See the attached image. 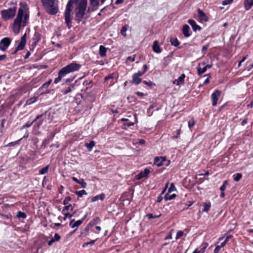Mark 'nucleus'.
I'll return each mask as SVG.
<instances>
[{"label":"nucleus","instance_id":"f257e3e1","mask_svg":"<svg viewBox=\"0 0 253 253\" xmlns=\"http://www.w3.org/2000/svg\"><path fill=\"white\" fill-rule=\"evenodd\" d=\"M74 3H75L76 5V19L79 22L84 15L86 8L87 0H70L68 2L65 12V18L66 23L69 28H70L72 26L71 12Z\"/></svg>","mask_w":253,"mask_h":253},{"label":"nucleus","instance_id":"f03ea898","mask_svg":"<svg viewBox=\"0 0 253 253\" xmlns=\"http://www.w3.org/2000/svg\"><path fill=\"white\" fill-rule=\"evenodd\" d=\"M28 9L27 4L23 2L20 3L18 14L13 22L12 26L13 31L15 34L19 33L21 26H25L26 25V23L29 17L27 14Z\"/></svg>","mask_w":253,"mask_h":253},{"label":"nucleus","instance_id":"7ed1b4c3","mask_svg":"<svg viewBox=\"0 0 253 253\" xmlns=\"http://www.w3.org/2000/svg\"><path fill=\"white\" fill-rule=\"evenodd\" d=\"M42 1L48 13L55 14L57 12V0H42Z\"/></svg>","mask_w":253,"mask_h":253},{"label":"nucleus","instance_id":"20e7f679","mask_svg":"<svg viewBox=\"0 0 253 253\" xmlns=\"http://www.w3.org/2000/svg\"><path fill=\"white\" fill-rule=\"evenodd\" d=\"M16 7L14 6L1 11V17L4 20L12 19L15 14Z\"/></svg>","mask_w":253,"mask_h":253},{"label":"nucleus","instance_id":"39448f33","mask_svg":"<svg viewBox=\"0 0 253 253\" xmlns=\"http://www.w3.org/2000/svg\"><path fill=\"white\" fill-rule=\"evenodd\" d=\"M154 164L158 167L168 166L170 164V161L165 157H158L154 159Z\"/></svg>","mask_w":253,"mask_h":253},{"label":"nucleus","instance_id":"423d86ee","mask_svg":"<svg viewBox=\"0 0 253 253\" xmlns=\"http://www.w3.org/2000/svg\"><path fill=\"white\" fill-rule=\"evenodd\" d=\"M99 0H89V4L87 11L88 12L94 11L98 8ZM105 0H101V2L103 3Z\"/></svg>","mask_w":253,"mask_h":253},{"label":"nucleus","instance_id":"0eeeda50","mask_svg":"<svg viewBox=\"0 0 253 253\" xmlns=\"http://www.w3.org/2000/svg\"><path fill=\"white\" fill-rule=\"evenodd\" d=\"M69 73H70L67 68L65 67H63L59 71L58 76L57 78L55 79L54 83L56 84L58 83L61 81L62 79H63L66 76V75Z\"/></svg>","mask_w":253,"mask_h":253},{"label":"nucleus","instance_id":"6e6552de","mask_svg":"<svg viewBox=\"0 0 253 253\" xmlns=\"http://www.w3.org/2000/svg\"><path fill=\"white\" fill-rule=\"evenodd\" d=\"M69 73L78 71L81 68V65L75 62H73L65 66Z\"/></svg>","mask_w":253,"mask_h":253},{"label":"nucleus","instance_id":"1a4fd4ad","mask_svg":"<svg viewBox=\"0 0 253 253\" xmlns=\"http://www.w3.org/2000/svg\"><path fill=\"white\" fill-rule=\"evenodd\" d=\"M10 42V40L9 38H3L0 42V49L4 51L9 45Z\"/></svg>","mask_w":253,"mask_h":253},{"label":"nucleus","instance_id":"9d476101","mask_svg":"<svg viewBox=\"0 0 253 253\" xmlns=\"http://www.w3.org/2000/svg\"><path fill=\"white\" fill-rule=\"evenodd\" d=\"M221 92L218 90H216L214 92L211 94V98H212V104L213 106H216L217 105V101L219 97L220 96Z\"/></svg>","mask_w":253,"mask_h":253},{"label":"nucleus","instance_id":"9b49d317","mask_svg":"<svg viewBox=\"0 0 253 253\" xmlns=\"http://www.w3.org/2000/svg\"><path fill=\"white\" fill-rule=\"evenodd\" d=\"M150 170L148 169H145L143 171H141L138 174L135 176V178L137 180L141 179L143 178L147 177L150 173Z\"/></svg>","mask_w":253,"mask_h":253},{"label":"nucleus","instance_id":"f8f14e48","mask_svg":"<svg viewBox=\"0 0 253 253\" xmlns=\"http://www.w3.org/2000/svg\"><path fill=\"white\" fill-rule=\"evenodd\" d=\"M85 216H84L83 218L81 220H79L77 221H75V220L72 219L69 223V225L72 228H77L78 227L80 226L83 222L84 221Z\"/></svg>","mask_w":253,"mask_h":253},{"label":"nucleus","instance_id":"ddd939ff","mask_svg":"<svg viewBox=\"0 0 253 253\" xmlns=\"http://www.w3.org/2000/svg\"><path fill=\"white\" fill-rule=\"evenodd\" d=\"M26 35L24 34L23 37H22L21 39L20 42L19 43L18 46L16 47L15 52L19 50H22L25 47L26 44Z\"/></svg>","mask_w":253,"mask_h":253},{"label":"nucleus","instance_id":"4468645a","mask_svg":"<svg viewBox=\"0 0 253 253\" xmlns=\"http://www.w3.org/2000/svg\"><path fill=\"white\" fill-rule=\"evenodd\" d=\"M197 11L198 17L201 22H207L208 21V18L203 11L198 9Z\"/></svg>","mask_w":253,"mask_h":253},{"label":"nucleus","instance_id":"2eb2a0df","mask_svg":"<svg viewBox=\"0 0 253 253\" xmlns=\"http://www.w3.org/2000/svg\"><path fill=\"white\" fill-rule=\"evenodd\" d=\"M185 78V75L184 74H182L181 76L178 77V78L176 80H174L172 82L173 84H175L177 85H180L184 84V79Z\"/></svg>","mask_w":253,"mask_h":253},{"label":"nucleus","instance_id":"dca6fc26","mask_svg":"<svg viewBox=\"0 0 253 253\" xmlns=\"http://www.w3.org/2000/svg\"><path fill=\"white\" fill-rule=\"evenodd\" d=\"M188 23L191 26L194 31H200L201 28L198 25L196 22L193 19H189Z\"/></svg>","mask_w":253,"mask_h":253},{"label":"nucleus","instance_id":"f3484780","mask_svg":"<svg viewBox=\"0 0 253 253\" xmlns=\"http://www.w3.org/2000/svg\"><path fill=\"white\" fill-rule=\"evenodd\" d=\"M105 198V195L104 193H101L92 197L90 199V202L93 203L98 200L103 201Z\"/></svg>","mask_w":253,"mask_h":253},{"label":"nucleus","instance_id":"a211bd4d","mask_svg":"<svg viewBox=\"0 0 253 253\" xmlns=\"http://www.w3.org/2000/svg\"><path fill=\"white\" fill-rule=\"evenodd\" d=\"M182 31L183 34L185 37L188 38L191 35L190 33V27L188 25L186 24L183 25Z\"/></svg>","mask_w":253,"mask_h":253},{"label":"nucleus","instance_id":"6ab92c4d","mask_svg":"<svg viewBox=\"0 0 253 253\" xmlns=\"http://www.w3.org/2000/svg\"><path fill=\"white\" fill-rule=\"evenodd\" d=\"M152 47L153 51L157 53H160L162 52V49L160 47L159 44V42L157 41L154 42Z\"/></svg>","mask_w":253,"mask_h":253},{"label":"nucleus","instance_id":"aec40b11","mask_svg":"<svg viewBox=\"0 0 253 253\" xmlns=\"http://www.w3.org/2000/svg\"><path fill=\"white\" fill-rule=\"evenodd\" d=\"M244 5L246 10H249L253 5V0H244Z\"/></svg>","mask_w":253,"mask_h":253},{"label":"nucleus","instance_id":"412c9836","mask_svg":"<svg viewBox=\"0 0 253 253\" xmlns=\"http://www.w3.org/2000/svg\"><path fill=\"white\" fill-rule=\"evenodd\" d=\"M100 222V219L99 217H97L92 219L87 225V227L90 228L92 227L93 226L99 223Z\"/></svg>","mask_w":253,"mask_h":253},{"label":"nucleus","instance_id":"4be33fe9","mask_svg":"<svg viewBox=\"0 0 253 253\" xmlns=\"http://www.w3.org/2000/svg\"><path fill=\"white\" fill-rule=\"evenodd\" d=\"M60 238V236L58 234L56 233L54 237L50 241H48V245L49 246H51L54 242L58 241Z\"/></svg>","mask_w":253,"mask_h":253},{"label":"nucleus","instance_id":"5701e85b","mask_svg":"<svg viewBox=\"0 0 253 253\" xmlns=\"http://www.w3.org/2000/svg\"><path fill=\"white\" fill-rule=\"evenodd\" d=\"M141 82V79L140 78L139 76H138L137 75L133 74L132 76V80L131 81L132 83L138 84Z\"/></svg>","mask_w":253,"mask_h":253},{"label":"nucleus","instance_id":"b1692460","mask_svg":"<svg viewBox=\"0 0 253 253\" xmlns=\"http://www.w3.org/2000/svg\"><path fill=\"white\" fill-rule=\"evenodd\" d=\"M204 209L202 210V212H208L209 211L211 207V203L210 202L208 201L204 203Z\"/></svg>","mask_w":253,"mask_h":253},{"label":"nucleus","instance_id":"393cba45","mask_svg":"<svg viewBox=\"0 0 253 253\" xmlns=\"http://www.w3.org/2000/svg\"><path fill=\"white\" fill-rule=\"evenodd\" d=\"M107 49L106 48L103 46L100 45L99 47V54L101 57H104L106 55Z\"/></svg>","mask_w":253,"mask_h":253},{"label":"nucleus","instance_id":"a878e982","mask_svg":"<svg viewBox=\"0 0 253 253\" xmlns=\"http://www.w3.org/2000/svg\"><path fill=\"white\" fill-rule=\"evenodd\" d=\"M170 193H167L165 196V199L166 201L171 200L174 199L176 195L175 194H169Z\"/></svg>","mask_w":253,"mask_h":253},{"label":"nucleus","instance_id":"bb28decb","mask_svg":"<svg viewBox=\"0 0 253 253\" xmlns=\"http://www.w3.org/2000/svg\"><path fill=\"white\" fill-rule=\"evenodd\" d=\"M95 144V143L93 141H91L89 143H85V146L89 151H91Z\"/></svg>","mask_w":253,"mask_h":253},{"label":"nucleus","instance_id":"cd10ccee","mask_svg":"<svg viewBox=\"0 0 253 253\" xmlns=\"http://www.w3.org/2000/svg\"><path fill=\"white\" fill-rule=\"evenodd\" d=\"M171 45L174 46H178L179 45V42L176 38H172L170 40Z\"/></svg>","mask_w":253,"mask_h":253},{"label":"nucleus","instance_id":"c85d7f7f","mask_svg":"<svg viewBox=\"0 0 253 253\" xmlns=\"http://www.w3.org/2000/svg\"><path fill=\"white\" fill-rule=\"evenodd\" d=\"M225 245V242H222L221 243V244L220 245L216 246L214 250V253H218V252L219 251L220 249L221 248L224 247Z\"/></svg>","mask_w":253,"mask_h":253},{"label":"nucleus","instance_id":"c756f323","mask_svg":"<svg viewBox=\"0 0 253 253\" xmlns=\"http://www.w3.org/2000/svg\"><path fill=\"white\" fill-rule=\"evenodd\" d=\"M75 193L78 197H82L84 195H87V193L84 190L77 191Z\"/></svg>","mask_w":253,"mask_h":253},{"label":"nucleus","instance_id":"7c9ffc66","mask_svg":"<svg viewBox=\"0 0 253 253\" xmlns=\"http://www.w3.org/2000/svg\"><path fill=\"white\" fill-rule=\"evenodd\" d=\"M204 66V67L203 68H201L200 66H198L199 67L198 68V74L199 76L201 75L202 74L204 73L207 71L206 66Z\"/></svg>","mask_w":253,"mask_h":253},{"label":"nucleus","instance_id":"2f4dec72","mask_svg":"<svg viewBox=\"0 0 253 253\" xmlns=\"http://www.w3.org/2000/svg\"><path fill=\"white\" fill-rule=\"evenodd\" d=\"M49 166H46V167L40 169L39 170V173L40 174H44L47 172L48 170Z\"/></svg>","mask_w":253,"mask_h":253},{"label":"nucleus","instance_id":"473e14b6","mask_svg":"<svg viewBox=\"0 0 253 253\" xmlns=\"http://www.w3.org/2000/svg\"><path fill=\"white\" fill-rule=\"evenodd\" d=\"M242 174L240 173H238L233 175L234 180L235 181H239L242 178Z\"/></svg>","mask_w":253,"mask_h":253},{"label":"nucleus","instance_id":"72a5a7b5","mask_svg":"<svg viewBox=\"0 0 253 253\" xmlns=\"http://www.w3.org/2000/svg\"><path fill=\"white\" fill-rule=\"evenodd\" d=\"M22 138L14 141L9 143L8 144L6 145L5 147H10V146H14L15 145H17L19 143L20 141L21 140Z\"/></svg>","mask_w":253,"mask_h":253},{"label":"nucleus","instance_id":"f704fd0d","mask_svg":"<svg viewBox=\"0 0 253 253\" xmlns=\"http://www.w3.org/2000/svg\"><path fill=\"white\" fill-rule=\"evenodd\" d=\"M208 246V244L207 243H206V242L203 243L201 245L202 248H201V250L200 251L201 252V253H203L205 252V249L207 248Z\"/></svg>","mask_w":253,"mask_h":253},{"label":"nucleus","instance_id":"c9c22d12","mask_svg":"<svg viewBox=\"0 0 253 253\" xmlns=\"http://www.w3.org/2000/svg\"><path fill=\"white\" fill-rule=\"evenodd\" d=\"M176 189L173 183L170 184V187L168 189V193H171L173 191H176Z\"/></svg>","mask_w":253,"mask_h":253},{"label":"nucleus","instance_id":"e433bc0d","mask_svg":"<svg viewBox=\"0 0 253 253\" xmlns=\"http://www.w3.org/2000/svg\"><path fill=\"white\" fill-rule=\"evenodd\" d=\"M78 184L81 185L82 187L84 188H86L87 186V183L85 182H84V179H80Z\"/></svg>","mask_w":253,"mask_h":253},{"label":"nucleus","instance_id":"4c0bfd02","mask_svg":"<svg viewBox=\"0 0 253 253\" xmlns=\"http://www.w3.org/2000/svg\"><path fill=\"white\" fill-rule=\"evenodd\" d=\"M73 85H71L69 86L66 90H63L62 92L64 94H67V93L72 91V88L73 87Z\"/></svg>","mask_w":253,"mask_h":253},{"label":"nucleus","instance_id":"58836bf2","mask_svg":"<svg viewBox=\"0 0 253 253\" xmlns=\"http://www.w3.org/2000/svg\"><path fill=\"white\" fill-rule=\"evenodd\" d=\"M146 216H147V217H148V218L149 219H151L152 218H155L159 217L161 216V214H159L158 215H155L154 216L152 213H149V214H147Z\"/></svg>","mask_w":253,"mask_h":253},{"label":"nucleus","instance_id":"ea45409f","mask_svg":"<svg viewBox=\"0 0 253 253\" xmlns=\"http://www.w3.org/2000/svg\"><path fill=\"white\" fill-rule=\"evenodd\" d=\"M195 121L193 118H192L188 122V127H189V128H191L195 125Z\"/></svg>","mask_w":253,"mask_h":253},{"label":"nucleus","instance_id":"a19ab883","mask_svg":"<svg viewBox=\"0 0 253 253\" xmlns=\"http://www.w3.org/2000/svg\"><path fill=\"white\" fill-rule=\"evenodd\" d=\"M17 216L18 218H25L26 217V215L25 213L23 212L19 211L17 214Z\"/></svg>","mask_w":253,"mask_h":253},{"label":"nucleus","instance_id":"79ce46f5","mask_svg":"<svg viewBox=\"0 0 253 253\" xmlns=\"http://www.w3.org/2000/svg\"><path fill=\"white\" fill-rule=\"evenodd\" d=\"M126 31L127 28L126 27H123L121 31V34L125 37H126Z\"/></svg>","mask_w":253,"mask_h":253},{"label":"nucleus","instance_id":"37998d69","mask_svg":"<svg viewBox=\"0 0 253 253\" xmlns=\"http://www.w3.org/2000/svg\"><path fill=\"white\" fill-rule=\"evenodd\" d=\"M184 234V232L182 231H177L176 233V235L175 237L176 239H179L180 237H181Z\"/></svg>","mask_w":253,"mask_h":253},{"label":"nucleus","instance_id":"c03bdc74","mask_svg":"<svg viewBox=\"0 0 253 253\" xmlns=\"http://www.w3.org/2000/svg\"><path fill=\"white\" fill-rule=\"evenodd\" d=\"M233 1V0H224L222 1V4L223 5H226L228 4H230L232 3Z\"/></svg>","mask_w":253,"mask_h":253},{"label":"nucleus","instance_id":"a18cd8bd","mask_svg":"<svg viewBox=\"0 0 253 253\" xmlns=\"http://www.w3.org/2000/svg\"><path fill=\"white\" fill-rule=\"evenodd\" d=\"M201 65L205 66L207 69H210L211 68L212 66V64L206 65L205 62H202L201 63L199 64L198 66H201Z\"/></svg>","mask_w":253,"mask_h":253},{"label":"nucleus","instance_id":"49530a36","mask_svg":"<svg viewBox=\"0 0 253 253\" xmlns=\"http://www.w3.org/2000/svg\"><path fill=\"white\" fill-rule=\"evenodd\" d=\"M71 200V198L69 196L66 197L63 202L64 205H67L68 204V202Z\"/></svg>","mask_w":253,"mask_h":253},{"label":"nucleus","instance_id":"de8ad7c7","mask_svg":"<svg viewBox=\"0 0 253 253\" xmlns=\"http://www.w3.org/2000/svg\"><path fill=\"white\" fill-rule=\"evenodd\" d=\"M209 47V44L203 46L202 47V52L204 54L205 53V52L208 50Z\"/></svg>","mask_w":253,"mask_h":253},{"label":"nucleus","instance_id":"09e8293b","mask_svg":"<svg viewBox=\"0 0 253 253\" xmlns=\"http://www.w3.org/2000/svg\"><path fill=\"white\" fill-rule=\"evenodd\" d=\"M36 37V41L34 42L35 44H36L37 42H38L41 39V36L39 33H36L35 35Z\"/></svg>","mask_w":253,"mask_h":253},{"label":"nucleus","instance_id":"8fccbe9b","mask_svg":"<svg viewBox=\"0 0 253 253\" xmlns=\"http://www.w3.org/2000/svg\"><path fill=\"white\" fill-rule=\"evenodd\" d=\"M227 184V181H224L222 185L220 188V190H221L222 191H223L226 189Z\"/></svg>","mask_w":253,"mask_h":253},{"label":"nucleus","instance_id":"3c124183","mask_svg":"<svg viewBox=\"0 0 253 253\" xmlns=\"http://www.w3.org/2000/svg\"><path fill=\"white\" fill-rule=\"evenodd\" d=\"M114 78V74L112 73V74L109 75L108 76L105 77L104 78V80L105 81H107V80H110L111 79H113Z\"/></svg>","mask_w":253,"mask_h":253},{"label":"nucleus","instance_id":"603ef678","mask_svg":"<svg viewBox=\"0 0 253 253\" xmlns=\"http://www.w3.org/2000/svg\"><path fill=\"white\" fill-rule=\"evenodd\" d=\"M135 60V57L134 56H128L126 58V61H131L133 62Z\"/></svg>","mask_w":253,"mask_h":253},{"label":"nucleus","instance_id":"864d4df0","mask_svg":"<svg viewBox=\"0 0 253 253\" xmlns=\"http://www.w3.org/2000/svg\"><path fill=\"white\" fill-rule=\"evenodd\" d=\"M95 241V240H92L90 242H86L84 244V245H83V247H84L85 246L88 245H93V244H94Z\"/></svg>","mask_w":253,"mask_h":253},{"label":"nucleus","instance_id":"5fc2aeb1","mask_svg":"<svg viewBox=\"0 0 253 253\" xmlns=\"http://www.w3.org/2000/svg\"><path fill=\"white\" fill-rule=\"evenodd\" d=\"M66 206L64 207V209L63 210V211H65L69 210V209L71 207V205L70 204L65 205Z\"/></svg>","mask_w":253,"mask_h":253},{"label":"nucleus","instance_id":"6e6d98bb","mask_svg":"<svg viewBox=\"0 0 253 253\" xmlns=\"http://www.w3.org/2000/svg\"><path fill=\"white\" fill-rule=\"evenodd\" d=\"M73 216V214H71L70 213H65L64 214V218H71Z\"/></svg>","mask_w":253,"mask_h":253},{"label":"nucleus","instance_id":"4d7b16f0","mask_svg":"<svg viewBox=\"0 0 253 253\" xmlns=\"http://www.w3.org/2000/svg\"><path fill=\"white\" fill-rule=\"evenodd\" d=\"M124 125H125V126H126V127H129L130 126H133L134 125V123H132V122H130V123H128L125 124Z\"/></svg>","mask_w":253,"mask_h":253},{"label":"nucleus","instance_id":"13d9d810","mask_svg":"<svg viewBox=\"0 0 253 253\" xmlns=\"http://www.w3.org/2000/svg\"><path fill=\"white\" fill-rule=\"evenodd\" d=\"M232 237V235H228L226 237L225 240L223 242H225V244L226 245V243L229 241V240Z\"/></svg>","mask_w":253,"mask_h":253},{"label":"nucleus","instance_id":"bf43d9fd","mask_svg":"<svg viewBox=\"0 0 253 253\" xmlns=\"http://www.w3.org/2000/svg\"><path fill=\"white\" fill-rule=\"evenodd\" d=\"M145 73L143 72L138 71L137 73L134 74L135 75H137L138 76L141 77Z\"/></svg>","mask_w":253,"mask_h":253},{"label":"nucleus","instance_id":"052dcab7","mask_svg":"<svg viewBox=\"0 0 253 253\" xmlns=\"http://www.w3.org/2000/svg\"><path fill=\"white\" fill-rule=\"evenodd\" d=\"M181 130L180 129H179L177 130L176 135L174 136L175 138H178L179 135L180 134Z\"/></svg>","mask_w":253,"mask_h":253},{"label":"nucleus","instance_id":"680f3d73","mask_svg":"<svg viewBox=\"0 0 253 253\" xmlns=\"http://www.w3.org/2000/svg\"><path fill=\"white\" fill-rule=\"evenodd\" d=\"M51 82H52V80H50L47 82H46L45 84H43V86H48V85H49L50 84V83H51Z\"/></svg>","mask_w":253,"mask_h":253},{"label":"nucleus","instance_id":"e2e57ef3","mask_svg":"<svg viewBox=\"0 0 253 253\" xmlns=\"http://www.w3.org/2000/svg\"><path fill=\"white\" fill-rule=\"evenodd\" d=\"M72 180H73L74 181L76 182V183H79V180H80V179H78V178H76V177H73L72 178Z\"/></svg>","mask_w":253,"mask_h":253},{"label":"nucleus","instance_id":"0e129e2a","mask_svg":"<svg viewBox=\"0 0 253 253\" xmlns=\"http://www.w3.org/2000/svg\"><path fill=\"white\" fill-rule=\"evenodd\" d=\"M136 94L140 97L144 96V94L141 92H136Z\"/></svg>","mask_w":253,"mask_h":253},{"label":"nucleus","instance_id":"69168bd1","mask_svg":"<svg viewBox=\"0 0 253 253\" xmlns=\"http://www.w3.org/2000/svg\"><path fill=\"white\" fill-rule=\"evenodd\" d=\"M143 83L144 84L148 85H150L151 84H152L151 82H147L146 81H144L143 82Z\"/></svg>","mask_w":253,"mask_h":253},{"label":"nucleus","instance_id":"338daca9","mask_svg":"<svg viewBox=\"0 0 253 253\" xmlns=\"http://www.w3.org/2000/svg\"><path fill=\"white\" fill-rule=\"evenodd\" d=\"M5 58H6V55L4 54L0 55V61L4 59Z\"/></svg>","mask_w":253,"mask_h":253},{"label":"nucleus","instance_id":"774afa93","mask_svg":"<svg viewBox=\"0 0 253 253\" xmlns=\"http://www.w3.org/2000/svg\"><path fill=\"white\" fill-rule=\"evenodd\" d=\"M162 199H163V197L161 196H160L158 198L157 202H159V203L161 202L162 201Z\"/></svg>","mask_w":253,"mask_h":253}]
</instances>
